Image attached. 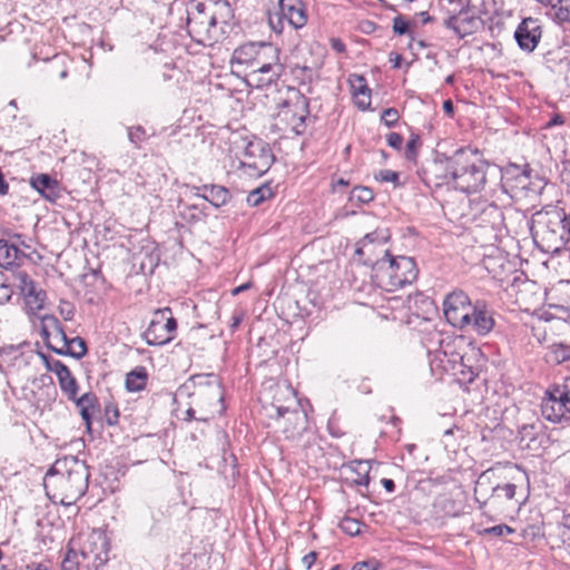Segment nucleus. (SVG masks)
I'll return each mask as SVG.
<instances>
[{
	"instance_id": "nucleus-55",
	"label": "nucleus",
	"mask_w": 570,
	"mask_h": 570,
	"mask_svg": "<svg viewBox=\"0 0 570 570\" xmlns=\"http://www.w3.org/2000/svg\"><path fill=\"white\" fill-rule=\"evenodd\" d=\"M386 142L393 149L400 150L403 144V137L401 134L392 131L386 136Z\"/></svg>"
},
{
	"instance_id": "nucleus-22",
	"label": "nucleus",
	"mask_w": 570,
	"mask_h": 570,
	"mask_svg": "<svg viewBox=\"0 0 570 570\" xmlns=\"http://www.w3.org/2000/svg\"><path fill=\"white\" fill-rule=\"evenodd\" d=\"M208 13L215 29L225 32L224 26H229L234 18V10L227 0H207Z\"/></svg>"
},
{
	"instance_id": "nucleus-8",
	"label": "nucleus",
	"mask_w": 570,
	"mask_h": 570,
	"mask_svg": "<svg viewBox=\"0 0 570 570\" xmlns=\"http://www.w3.org/2000/svg\"><path fill=\"white\" fill-rule=\"evenodd\" d=\"M285 22L293 29H301L307 23V13L302 0H278L277 10L269 12L271 29L281 35Z\"/></svg>"
},
{
	"instance_id": "nucleus-7",
	"label": "nucleus",
	"mask_w": 570,
	"mask_h": 570,
	"mask_svg": "<svg viewBox=\"0 0 570 570\" xmlns=\"http://www.w3.org/2000/svg\"><path fill=\"white\" fill-rule=\"evenodd\" d=\"M274 161L275 156L269 144L255 138L246 144L239 169L249 177H261L268 171Z\"/></svg>"
},
{
	"instance_id": "nucleus-60",
	"label": "nucleus",
	"mask_w": 570,
	"mask_h": 570,
	"mask_svg": "<svg viewBox=\"0 0 570 570\" xmlns=\"http://www.w3.org/2000/svg\"><path fill=\"white\" fill-rule=\"evenodd\" d=\"M330 45L331 48L338 53H344L346 51V46L340 38H331Z\"/></svg>"
},
{
	"instance_id": "nucleus-31",
	"label": "nucleus",
	"mask_w": 570,
	"mask_h": 570,
	"mask_svg": "<svg viewBox=\"0 0 570 570\" xmlns=\"http://www.w3.org/2000/svg\"><path fill=\"white\" fill-rule=\"evenodd\" d=\"M274 196L273 188L268 183L263 184L262 186L252 190L246 198V202L249 206L256 207L261 205L264 200L269 199Z\"/></svg>"
},
{
	"instance_id": "nucleus-34",
	"label": "nucleus",
	"mask_w": 570,
	"mask_h": 570,
	"mask_svg": "<svg viewBox=\"0 0 570 570\" xmlns=\"http://www.w3.org/2000/svg\"><path fill=\"white\" fill-rule=\"evenodd\" d=\"M550 330L566 341L570 338V314L566 318L556 317L550 321Z\"/></svg>"
},
{
	"instance_id": "nucleus-39",
	"label": "nucleus",
	"mask_w": 570,
	"mask_h": 570,
	"mask_svg": "<svg viewBox=\"0 0 570 570\" xmlns=\"http://www.w3.org/2000/svg\"><path fill=\"white\" fill-rule=\"evenodd\" d=\"M13 294L12 284L3 272H0V305L10 301Z\"/></svg>"
},
{
	"instance_id": "nucleus-62",
	"label": "nucleus",
	"mask_w": 570,
	"mask_h": 570,
	"mask_svg": "<svg viewBox=\"0 0 570 570\" xmlns=\"http://www.w3.org/2000/svg\"><path fill=\"white\" fill-rule=\"evenodd\" d=\"M563 393H570V391L561 390L560 386L556 385L546 392V396L543 399H557L558 400V395L563 394Z\"/></svg>"
},
{
	"instance_id": "nucleus-20",
	"label": "nucleus",
	"mask_w": 570,
	"mask_h": 570,
	"mask_svg": "<svg viewBox=\"0 0 570 570\" xmlns=\"http://www.w3.org/2000/svg\"><path fill=\"white\" fill-rule=\"evenodd\" d=\"M529 183L530 177L527 170H521L517 165H510L501 170L502 189L511 197L517 195L519 190H527Z\"/></svg>"
},
{
	"instance_id": "nucleus-21",
	"label": "nucleus",
	"mask_w": 570,
	"mask_h": 570,
	"mask_svg": "<svg viewBox=\"0 0 570 570\" xmlns=\"http://www.w3.org/2000/svg\"><path fill=\"white\" fill-rule=\"evenodd\" d=\"M166 311H156L153 318L144 332L142 336L147 345L161 346L171 342V337L167 334L164 327V315Z\"/></svg>"
},
{
	"instance_id": "nucleus-51",
	"label": "nucleus",
	"mask_w": 570,
	"mask_h": 570,
	"mask_svg": "<svg viewBox=\"0 0 570 570\" xmlns=\"http://www.w3.org/2000/svg\"><path fill=\"white\" fill-rule=\"evenodd\" d=\"M37 356L39 358H41V361L43 362L47 371L53 372L55 374H57V370H58V368L55 367V364H63L61 361L53 360L50 355L45 354L42 352H37Z\"/></svg>"
},
{
	"instance_id": "nucleus-32",
	"label": "nucleus",
	"mask_w": 570,
	"mask_h": 570,
	"mask_svg": "<svg viewBox=\"0 0 570 570\" xmlns=\"http://www.w3.org/2000/svg\"><path fill=\"white\" fill-rule=\"evenodd\" d=\"M374 198V193L370 187L366 186H355L351 193L348 200L355 205H364L372 202Z\"/></svg>"
},
{
	"instance_id": "nucleus-53",
	"label": "nucleus",
	"mask_w": 570,
	"mask_h": 570,
	"mask_svg": "<svg viewBox=\"0 0 570 570\" xmlns=\"http://www.w3.org/2000/svg\"><path fill=\"white\" fill-rule=\"evenodd\" d=\"M32 384L36 386H43L56 392L53 380L49 374H42L39 377L33 379Z\"/></svg>"
},
{
	"instance_id": "nucleus-37",
	"label": "nucleus",
	"mask_w": 570,
	"mask_h": 570,
	"mask_svg": "<svg viewBox=\"0 0 570 570\" xmlns=\"http://www.w3.org/2000/svg\"><path fill=\"white\" fill-rule=\"evenodd\" d=\"M362 525V522L350 517H344L338 523L340 529L351 537L358 535L361 533Z\"/></svg>"
},
{
	"instance_id": "nucleus-52",
	"label": "nucleus",
	"mask_w": 570,
	"mask_h": 570,
	"mask_svg": "<svg viewBox=\"0 0 570 570\" xmlns=\"http://www.w3.org/2000/svg\"><path fill=\"white\" fill-rule=\"evenodd\" d=\"M29 299H32L31 303L36 304L37 308L43 307V302L46 299V292L42 289H37L35 286V293L32 294H23Z\"/></svg>"
},
{
	"instance_id": "nucleus-49",
	"label": "nucleus",
	"mask_w": 570,
	"mask_h": 570,
	"mask_svg": "<svg viewBox=\"0 0 570 570\" xmlns=\"http://www.w3.org/2000/svg\"><path fill=\"white\" fill-rule=\"evenodd\" d=\"M399 111L395 108H386L383 110L381 120L387 126V127H394L399 120Z\"/></svg>"
},
{
	"instance_id": "nucleus-24",
	"label": "nucleus",
	"mask_w": 570,
	"mask_h": 570,
	"mask_svg": "<svg viewBox=\"0 0 570 570\" xmlns=\"http://www.w3.org/2000/svg\"><path fill=\"white\" fill-rule=\"evenodd\" d=\"M29 256L17 244L8 239H0V266L9 269L19 267Z\"/></svg>"
},
{
	"instance_id": "nucleus-23",
	"label": "nucleus",
	"mask_w": 570,
	"mask_h": 570,
	"mask_svg": "<svg viewBox=\"0 0 570 570\" xmlns=\"http://www.w3.org/2000/svg\"><path fill=\"white\" fill-rule=\"evenodd\" d=\"M30 185L46 200L55 203L61 196L60 185L49 174H38L30 178Z\"/></svg>"
},
{
	"instance_id": "nucleus-59",
	"label": "nucleus",
	"mask_w": 570,
	"mask_h": 570,
	"mask_svg": "<svg viewBox=\"0 0 570 570\" xmlns=\"http://www.w3.org/2000/svg\"><path fill=\"white\" fill-rule=\"evenodd\" d=\"M244 314L243 312H235L230 318L229 328L232 332H235L240 323L243 322Z\"/></svg>"
},
{
	"instance_id": "nucleus-44",
	"label": "nucleus",
	"mask_w": 570,
	"mask_h": 570,
	"mask_svg": "<svg viewBox=\"0 0 570 570\" xmlns=\"http://www.w3.org/2000/svg\"><path fill=\"white\" fill-rule=\"evenodd\" d=\"M36 357L37 353L33 351H30L29 353H20L19 355L14 356L12 366L21 370L22 367L29 366L32 361L36 360Z\"/></svg>"
},
{
	"instance_id": "nucleus-10",
	"label": "nucleus",
	"mask_w": 570,
	"mask_h": 570,
	"mask_svg": "<svg viewBox=\"0 0 570 570\" xmlns=\"http://www.w3.org/2000/svg\"><path fill=\"white\" fill-rule=\"evenodd\" d=\"M45 322H48L53 330V335L51 336L53 343L48 342L49 350L58 355L71 356L77 360L82 358L87 354L85 340L79 336L68 338L63 326L56 316H45Z\"/></svg>"
},
{
	"instance_id": "nucleus-63",
	"label": "nucleus",
	"mask_w": 570,
	"mask_h": 570,
	"mask_svg": "<svg viewBox=\"0 0 570 570\" xmlns=\"http://www.w3.org/2000/svg\"><path fill=\"white\" fill-rule=\"evenodd\" d=\"M402 60L403 57L396 52H391L389 56V61L393 63V68H400Z\"/></svg>"
},
{
	"instance_id": "nucleus-5",
	"label": "nucleus",
	"mask_w": 570,
	"mask_h": 570,
	"mask_svg": "<svg viewBox=\"0 0 570 570\" xmlns=\"http://www.w3.org/2000/svg\"><path fill=\"white\" fill-rule=\"evenodd\" d=\"M195 390L188 392L191 404L198 409L197 421L207 422L225 412L224 390L214 373L196 374L189 379Z\"/></svg>"
},
{
	"instance_id": "nucleus-40",
	"label": "nucleus",
	"mask_w": 570,
	"mask_h": 570,
	"mask_svg": "<svg viewBox=\"0 0 570 570\" xmlns=\"http://www.w3.org/2000/svg\"><path fill=\"white\" fill-rule=\"evenodd\" d=\"M551 358L557 364H561V363L570 360V345H568V344L554 345L551 351Z\"/></svg>"
},
{
	"instance_id": "nucleus-58",
	"label": "nucleus",
	"mask_w": 570,
	"mask_h": 570,
	"mask_svg": "<svg viewBox=\"0 0 570 570\" xmlns=\"http://www.w3.org/2000/svg\"><path fill=\"white\" fill-rule=\"evenodd\" d=\"M41 335L46 342V345L48 346V342H51L50 338L53 335V330L48 322H45V317L42 318Z\"/></svg>"
},
{
	"instance_id": "nucleus-16",
	"label": "nucleus",
	"mask_w": 570,
	"mask_h": 570,
	"mask_svg": "<svg viewBox=\"0 0 570 570\" xmlns=\"http://www.w3.org/2000/svg\"><path fill=\"white\" fill-rule=\"evenodd\" d=\"M489 472L490 470L482 472L476 481V485L474 488L475 501L480 504V508L490 503H495L498 499L505 498L507 500H512L515 495L517 487L513 483H505L503 485L497 484L491 488V495L484 500H481L484 497L483 488L485 482L489 481Z\"/></svg>"
},
{
	"instance_id": "nucleus-30",
	"label": "nucleus",
	"mask_w": 570,
	"mask_h": 570,
	"mask_svg": "<svg viewBox=\"0 0 570 570\" xmlns=\"http://www.w3.org/2000/svg\"><path fill=\"white\" fill-rule=\"evenodd\" d=\"M147 383V372L145 367H137L126 376V389L129 392L142 391Z\"/></svg>"
},
{
	"instance_id": "nucleus-17",
	"label": "nucleus",
	"mask_w": 570,
	"mask_h": 570,
	"mask_svg": "<svg viewBox=\"0 0 570 570\" xmlns=\"http://www.w3.org/2000/svg\"><path fill=\"white\" fill-rule=\"evenodd\" d=\"M541 414L552 423L570 420V393L559 394L558 400L543 399Z\"/></svg>"
},
{
	"instance_id": "nucleus-47",
	"label": "nucleus",
	"mask_w": 570,
	"mask_h": 570,
	"mask_svg": "<svg viewBox=\"0 0 570 570\" xmlns=\"http://www.w3.org/2000/svg\"><path fill=\"white\" fill-rule=\"evenodd\" d=\"M399 178H400L399 173L393 171L391 169L380 170L375 175L376 180L384 181V183H393L395 186L399 185Z\"/></svg>"
},
{
	"instance_id": "nucleus-57",
	"label": "nucleus",
	"mask_w": 570,
	"mask_h": 570,
	"mask_svg": "<svg viewBox=\"0 0 570 570\" xmlns=\"http://www.w3.org/2000/svg\"><path fill=\"white\" fill-rule=\"evenodd\" d=\"M95 411H96V409H87V407L79 409V413H80L82 420L85 421L88 430L91 429V417H92Z\"/></svg>"
},
{
	"instance_id": "nucleus-18",
	"label": "nucleus",
	"mask_w": 570,
	"mask_h": 570,
	"mask_svg": "<svg viewBox=\"0 0 570 570\" xmlns=\"http://www.w3.org/2000/svg\"><path fill=\"white\" fill-rule=\"evenodd\" d=\"M471 216L479 225L499 227L503 222L501 208L493 202L478 200L471 205Z\"/></svg>"
},
{
	"instance_id": "nucleus-36",
	"label": "nucleus",
	"mask_w": 570,
	"mask_h": 570,
	"mask_svg": "<svg viewBox=\"0 0 570 570\" xmlns=\"http://www.w3.org/2000/svg\"><path fill=\"white\" fill-rule=\"evenodd\" d=\"M354 94L356 98V106L361 110H367L371 106V90L366 86V83H361L358 87L354 89Z\"/></svg>"
},
{
	"instance_id": "nucleus-41",
	"label": "nucleus",
	"mask_w": 570,
	"mask_h": 570,
	"mask_svg": "<svg viewBox=\"0 0 570 570\" xmlns=\"http://www.w3.org/2000/svg\"><path fill=\"white\" fill-rule=\"evenodd\" d=\"M422 141L419 135H412L411 138L406 142L405 147V158L407 160H415L417 156V150L421 147Z\"/></svg>"
},
{
	"instance_id": "nucleus-1",
	"label": "nucleus",
	"mask_w": 570,
	"mask_h": 570,
	"mask_svg": "<svg viewBox=\"0 0 570 570\" xmlns=\"http://www.w3.org/2000/svg\"><path fill=\"white\" fill-rule=\"evenodd\" d=\"M389 239L386 230H375L366 234L356 245L355 255L363 264L372 267V279L380 288L395 292L413 284L419 276V268L413 257L393 256L389 249L380 250L383 256L373 258L377 245H384Z\"/></svg>"
},
{
	"instance_id": "nucleus-15",
	"label": "nucleus",
	"mask_w": 570,
	"mask_h": 570,
	"mask_svg": "<svg viewBox=\"0 0 570 570\" xmlns=\"http://www.w3.org/2000/svg\"><path fill=\"white\" fill-rule=\"evenodd\" d=\"M542 36V28L538 19L524 18L514 31V39L519 48L525 52H532Z\"/></svg>"
},
{
	"instance_id": "nucleus-35",
	"label": "nucleus",
	"mask_w": 570,
	"mask_h": 570,
	"mask_svg": "<svg viewBox=\"0 0 570 570\" xmlns=\"http://www.w3.org/2000/svg\"><path fill=\"white\" fill-rule=\"evenodd\" d=\"M554 9V16L559 22L570 21V0H553L549 3Z\"/></svg>"
},
{
	"instance_id": "nucleus-12",
	"label": "nucleus",
	"mask_w": 570,
	"mask_h": 570,
	"mask_svg": "<svg viewBox=\"0 0 570 570\" xmlns=\"http://www.w3.org/2000/svg\"><path fill=\"white\" fill-rule=\"evenodd\" d=\"M187 29L189 35L197 41L216 40L217 32L214 22L208 13L207 0L197 1L193 9L188 11Z\"/></svg>"
},
{
	"instance_id": "nucleus-29",
	"label": "nucleus",
	"mask_w": 570,
	"mask_h": 570,
	"mask_svg": "<svg viewBox=\"0 0 570 570\" xmlns=\"http://www.w3.org/2000/svg\"><path fill=\"white\" fill-rule=\"evenodd\" d=\"M479 26L480 19L478 17L470 14L469 11L461 10L459 12L458 38L463 39L466 36L476 32Z\"/></svg>"
},
{
	"instance_id": "nucleus-54",
	"label": "nucleus",
	"mask_w": 570,
	"mask_h": 570,
	"mask_svg": "<svg viewBox=\"0 0 570 570\" xmlns=\"http://www.w3.org/2000/svg\"><path fill=\"white\" fill-rule=\"evenodd\" d=\"M381 567L380 562L375 559H370L361 562H356L352 570H379Z\"/></svg>"
},
{
	"instance_id": "nucleus-61",
	"label": "nucleus",
	"mask_w": 570,
	"mask_h": 570,
	"mask_svg": "<svg viewBox=\"0 0 570 570\" xmlns=\"http://www.w3.org/2000/svg\"><path fill=\"white\" fill-rule=\"evenodd\" d=\"M316 558H317V553L314 551H311L302 558V563L304 564V567L307 570H309L312 568V566L315 563Z\"/></svg>"
},
{
	"instance_id": "nucleus-4",
	"label": "nucleus",
	"mask_w": 570,
	"mask_h": 570,
	"mask_svg": "<svg viewBox=\"0 0 570 570\" xmlns=\"http://www.w3.org/2000/svg\"><path fill=\"white\" fill-rule=\"evenodd\" d=\"M453 167V189L471 194L484 188L491 165L478 149L460 148L454 151Z\"/></svg>"
},
{
	"instance_id": "nucleus-50",
	"label": "nucleus",
	"mask_w": 570,
	"mask_h": 570,
	"mask_svg": "<svg viewBox=\"0 0 570 570\" xmlns=\"http://www.w3.org/2000/svg\"><path fill=\"white\" fill-rule=\"evenodd\" d=\"M561 525H562L561 537H562L563 543L570 550V512L563 514Z\"/></svg>"
},
{
	"instance_id": "nucleus-43",
	"label": "nucleus",
	"mask_w": 570,
	"mask_h": 570,
	"mask_svg": "<svg viewBox=\"0 0 570 570\" xmlns=\"http://www.w3.org/2000/svg\"><path fill=\"white\" fill-rule=\"evenodd\" d=\"M159 311H166L167 313L164 315V327L167 334L171 337V341L175 337L177 331V321L173 317L171 309L169 307L160 308Z\"/></svg>"
},
{
	"instance_id": "nucleus-48",
	"label": "nucleus",
	"mask_w": 570,
	"mask_h": 570,
	"mask_svg": "<svg viewBox=\"0 0 570 570\" xmlns=\"http://www.w3.org/2000/svg\"><path fill=\"white\" fill-rule=\"evenodd\" d=\"M105 417L108 425H116L119 419V410L114 403H108L105 406Z\"/></svg>"
},
{
	"instance_id": "nucleus-9",
	"label": "nucleus",
	"mask_w": 570,
	"mask_h": 570,
	"mask_svg": "<svg viewBox=\"0 0 570 570\" xmlns=\"http://www.w3.org/2000/svg\"><path fill=\"white\" fill-rule=\"evenodd\" d=\"M453 163L454 153L450 156L438 154L432 161L419 171L421 180L429 188H440L442 186L453 188Z\"/></svg>"
},
{
	"instance_id": "nucleus-6",
	"label": "nucleus",
	"mask_w": 570,
	"mask_h": 570,
	"mask_svg": "<svg viewBox=\"0 0 570 570\" xmlns=\"http://www.w3.org/2000/svg\"><path fill=\"white\" fill-rule=\"evenodd\" d=\"M272 404L285 439L298 440L307 429V415L301 409L295 391L289 386L278 389Z\"/></svg>"
},
{
	"instance_id": "nucleus-28",
	"label": "nucleus",
	"mask_w": 570,
	"mask_h": 570,
	"mask_svg": "<svg viewBox=\"0 0 570 570\" xmlns=\"http://www.w3.org/2000/svg\"><path fill=\"white\" fill-rule=\"evenodd\" d=\"M261 42H248L237 47L232 56V65L246 66L252 68Z\"/></svg>"
},
{
	"instance_id": "nucleus-56",
	"label": "nucleus",
	"mask_w": 570,
	"mask_h": 570,
	"mask_svg": "<svg viewBox=\"0 0 570 570\" xmlns=\"http://www.w3.org/2000/svg\"><path fill=\"white\" fill-rule=\"evenodd\" d=\"M443 24L452 30L456 36H458V28H459V13L458 14H452L450 17H448Z\"/></svg>"
},
{
	"instance_id": "nucleus-45",
	"label": "nucleus",
	"mask_w": 570,
	"mask_h": 570,
	"mask_svg": "<svg viewBox=\"0 0 570 570\" xmlns=\"http://www.w3.org/2000/svg\"><path fill=\"white\" fill-rule=\"evenodd\" d=\"M392 28H393V32L399 36L406 35L410 31V21L404 19L403 16L399 14L393 18Z\"/></svg>"
},
{
	"instance_id": "nucleus-33",
	"label": "nucleus",
	"mask_w": 570,
	"mask_h": 570,
	"mask_svg": "<svg viewBox=\"0 0 570 570\" xmlns=\"http://www.w3.org/2000/svg\"><path fill=\"white\" fill-rule=\"evenodd\" d=\"M14 283L12 287L16 286L20 289L21 294H32L35 293V282L24 271H18L14 275Z\"/></svg>"
},
{
	"instance_id": "nucleus-2",
	"label": "nucleus",
	"mask_w": 570,
	"mask_h": 570,
	"mask_svg": "<svg viewBox=\"0 0 570 570\" xmlns=\"http://www.w3.org/2000/svg\"><path fill=\"white\" fill-rule=\"evenodd\" d=\"M90 473L75 456L57 460L43 478L46 494L53 503L75 504L87 491Z\"/></svg>"
},
{
	"instance_id": "nucleus-38",
	"label": "nucleus",
	"mask_w": 570,
	"mask_h": 570,
	"mask_svg": "<svg viewBox=\"0 0 570 570\" xmlns=\"http://www.w3.org/2000/svg\"><path fill=\"white\" fill-rule=\"evenodd\" d=\"M127 132H128V139L129 141L137 148V149H140L141 148V144L147 139L148 135H147V131L146 129L138 125V126H132V127H128L127 129Z\"/></svg>"
},
{
	"instance_id": "nucleus-19",
	"label": "nucleus",
	"mask_w": 570,
	"mask_h": 570,
	"mask_svg": "<svg viewBox=\"0 0 570 570\" xmlns=\"http://www.w3.org/2000/svg\"><path fill=\"white\" fill-rule=\"evenodd\" d=\"M469 316L468 327H471L478 335L484 336L493 330L494 320L485 301L476 299Z\"/></svg>"
},
{
	"instance_id": "nucleus-3",
	"label": "nucleus",
	"mask_w": 570,
	"mask_h": 570,
	"mask_svg": "<svg viewBox=\"0 0 570 570\" xmlns=\"http://www.w3.org/2000/svg\"><path fill=\"white\" fill-rule=\"evenodd\" d=\"M531 235L541 252L559 253L570 239V215L558 206L543 207L532 216Z\"/></svg>"
},
{
	"instance_id": "nucleus-25",
	"label": "nucleus",
	"mask_w": 570,
	"mask_h": 570,
	"mask_svg": "<svg viewBox=\"0 0 570 570\" xmlns=\"http://www.w3.org/2000/svg\"><path fill=\"white\" fill-rule=\"evenodd\" d=\"M195 189L197 190L195 194L197 197L207 200L215 208L226 205L232 198L229 189L220 185H203L195 187Z\"/></svg>"
},
{
	"instance_id": "nucleus-46",
	"label": "nucleus",
	"mask_w": 570,
	"mask_h": 570,
	"mask_svg": "<svg viewBox=\"0 0 570 570\" xmlns=\"http://www.w3.org/2000/svg\"><path fill=\"white\" fill-rule=\"evenodd\" d=\"M514 532V529L507 524H498L483 530V534H489L493 537H503L505 534H511Z\"/></svg>"
},
{
	"instance_id": "nucleus-14",
	"label": "nucleus",
	"mask_w": 570,
	"mask_h": 570,
	"mask_svg": "<svg viewBox=\"0 0 570 570\" xmlns=\"http://www.w3.org/2000/svg\"><path fill=\"white\" fill-rule=\"evenodd\" d=\"M308 99L296 91L294 97L284 101L282 114L286 120H289L296 135H301L305 130V119L309 115Z\"/></svg>"
},
{
	"instance_id": "nucleus-27",
	"label": "nucleus",
	"mask_w": 570,
	"mask_h": 570,
	"mask_svg": "<svg viewBox=\"0 0 570 570\" xmlns=\"http://www.w3.org/2000/svg\"><path fill=\"white\" fill-rule=\"evenodd\" d=\"M55 367L58 368L56 375L62 393L68 397V400H76L79 385L69 367L66 364H55Z\"/></svg>"
},
{
	"instance_id": "nucleus-42",
	"label": "nucleus",
	"mask_w": 570,
	"mask_h": 570,
	"mask_svg": "<svg viewBox=\"0 0 570 570\" xmlns=\"http://www.w3.org/2000/svg\"><path fill=\"white\" fill-rule=\"evenodd\" d=\"M72 401L76 403L78 409H96L98 406V399L92 392L85 393L80 397L76 396V400Z\"/></svg>"
},
{
	"instance_id": "nucleus-64",
	"label": "nucleus",
	"mask_w": 570,
	"mask_h": 570,
	"mask_svg": "<svg viewBox=\"0 0 570 570\" xmlns=\"http://www.w3.org/2000/svg\"><path fill=\"white\" fill-rule=\"evenodd\" d=\"M443 110L444 112L452 117L453 114H454V105H453V101L451 99H446L443 101Z\"/></svg>"
},
{
	"instance_id": "nucleus-11",
	"label": "nucleus",
	"mask_w": 570,
	"mask_h": 570,
	"mask_svg": "<svg viewBox=\"0 0 570 570\" xmlns=\"http://www.w3.org/2000/svg\"><path fill=\"white\" fill-rule=\"evenodd\" d=\"M473 308V303L470 297L461 289H455L449 293L443 301V313L445 320L453 327L460 330L468 328L470 323V313Z\"/></svg>"
},
{
	"instance_id": "nucleus-26",
	"label": "nucleus",
	"mask_w": 570,
	"mask_h": 570,
	"mask_svg": "<svg viewBox=\"0 0 570 570\" xmlns=\"http://www.w3.org/2000/svg\"><path fill=\"white\" fill-rule=\"evenodd\" d=\"M344 471L346 473L345 480L353 485H364L368 487L370 484V471L371 465L370 461L366 460H354L350 462V464L344 466Z\"/></svg>"
},
{
	"instance_id": "nucleus-13",
	"label": "nucleus",
	"mask_w": 570,
	"mask_h": 570,
	"mask_svg": "<svg viewBox=\"0 0 570 570\" xmlns=\"http://www.w3.org/2000/svg\"><path fill=\"white\" fill-rule=\"evenodd\" d=\"M278 49L271 43L261 42L259 45L252 72L266 75L267 77L264 79L266 83L276 81L284 70L278 61Z\"/></svg>"
}]
</instances>
